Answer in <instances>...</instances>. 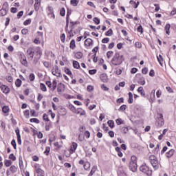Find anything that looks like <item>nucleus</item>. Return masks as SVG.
Returning a JSON list of instances; mask_svg holds the SVG:
<instances>
[{"label":"nucleus","instance_id":"obj_49","mask_svg":"<svg viewBox=\"0 0 176 176\" xmlns=\"http://www.w3.org/2000/svg\"><path fill=\"white\" fill-rule=\"evenodd\" d=\"M60 41L63 43H65V34L63 33L60 35Z\"/></svg>","mask_w":176,"mask_h":176},{"label":"nucleus","instance_id":"obj_9","mask_svg":"<svg viewBox=\"0 0 176 176\" xmlns=\"http://www.w3.org/2000/svg\"><path fill=\"white\" fill-rule=\"evenodd\" d=\"M157 120L158 126H163L164 124V118H163V114H158Z\"/></svg>","mask_w":176,"mask_h":176},{"label":"nucleus","instance_id":"obj_34","mask_svg":"<svg viewBox=\"0 0 176 176\" xmlns=\"http://www.w3.org/2000/svg\"><path fill=\"white\" fill-rule=\"evenodd\" d=\"M40 89L42 91H47V89L46 88V85L43 83L40 84Z\"/></svg>","mask_w":176,"mask_h":176},{"label":"nucleus","instance_id":"obj_20","mask_svg":"<svg viewBox=\"0 0 176 176\" xmlns=\"http://www.w3.org/2000/svg\"><path fill=\"white\" fill-rule=\"evenodd\" d=\"M96 171H97V166H94L92 167L88 176H93L94 175V173H96Z\"/></svg>","mask_w":176,"mask_h":176},{"label":"nucleus","instance_id":"obj_25","mask_svg":"<svg viewBox=\"0 0 176 176\" xmlns=\"http://www.w3.org/2000/svg\"><path fill=\"white\" fill-rule=\"evenodd\" d=\"M138 93H140L141 96L142 97H144V96H145V91H144V87H140L138 89Z\"/></svg>","mask_w":176,"mask_h":176},{"label":"nucleus","instance_id":"obj_33","mask_svg":"<svg viewBox=\"0 0 176 176\" xmlns=\"http://www.w3.org/2000/svg\"><path fill=\"white\" fill-rule=\"evenodd\" d=\"M22 81L20 80V78H18L15 81V86L16 87H20L21 86Z\"/></svg>","mask_w":176,"mask_h":176},{"label":"nucleus","instance_id":"obj_47","mask_svg":"<svg viewBox=\"0 0 176 176\" xmlns=\"http://www.w3.org/2000/svg\"><path fill=\"white\" fill-rule=\"evenodd\" d=\"M60 16H65V8H62L60 9Z\"/></svg>","mask_w":176,"mask_h":176},{"label":"nucleus","instance_id":"obj_63","mask_svg":"<svg viewBox=\"0 0 176 176\" xmlns=\"http://www.w3.org/2000/svg\"><path fill=\"white\" fill-rule=\"evenodd\" d=\"M69 109H71L74 112V113H75V111L76 109V108H75L74 106L72 104L69 105Z\"/></svg>","mask_w":176,"mask_h":176},{"label":"nucleus","instance_id":"obj_51","mask_svg":"<svg viewBox=\"0 0 176 176\" xmlns=\"http://www.w3.org/2000/svg\"><path fill=\"white\" fill-rule=\"evenodd\" d=\"M112 54H113V52H112V51L107 52V58H111L112 57Z\"/></svg>","mask_w":176,"mask_h":176},{"label":"nucleus","instance_id":"obj_58","mask_svg":"<svg viewBox=\"0 0 176 176\" xmlns=\"http://www.w3.org/2000/svg\"><path fill=\"white\" fill-rule=\"evenodd\" d=\"M24 116L27 118H30V110H25L24 111Z\"/></svg>","mask_w":176,"mask_h":176},{"label":"nucleus","instance_id":"obj_50","mask_svg":"<svg viewBox=\"0 0 176 176\" xmlns=\"http://www.w3.org/2000/svg\"><path fill=\"white\" fill-rule=\"evenodd\" d=\"M93 21L94 22L95 24H100V19H98V17H94Z\"/></svg>","mask_w":176,"mask_h":176},{"label":"nucleus","instance_id":"obj_45","mask_svg":"<svg viewBox=\"0 0 176 176\" xmlns=\"http://www.w3.org/2000/svg\"><path fill=\"white\" fill-rule=\"evenodd\" d=\"M29 79H30V82H34V80H35V74H30L29 76Z\"/></svg>","mask_w":176,"mask_h":176},{"label":"nucleus","instance_id":"obj_40","mask_svg":"<svg viewBox=\"0 0 176 176\" xmlns=\"http://www.w3.org/2000/svg\"><path fill=\"white\" fill-rule=\"evenodd\" d=\"M2 111L3 113H8L9 112V107L8 106H4L2 108Z\"/></svg>","mask_w":176,"mask_h":176},{"label":"nucleus","instance_id":"obj_13","mask_svg":"<svg viewBox=\"0 0 176 176\" xmlns=\"http://www.w3.org/2000/svg\"><path fill=\"white\" fill-rule=\"evenodd\" d=\"M27 53L29 57H30V58L32 60V58H34V48L32 47L28 48L27 50Z\"/></svg>","mask_w":176,"mask_h":176},{"label":"nucleus","instance_id":"obj_37","mask_svg":"<svg viewBox=\"0 0 176 176\" xmlns=\"http://www.w3.org/2000/svg\"><path fill=\"white\" fill-rule=\"evenodd\" d=\"M76 58L80 59L83 57V54L82 52H77L75 54Z\"/></svg>","mask_w":176,"mask_h":176},{"label":"nucleus","instance_id":"obj_42","mask_svg":"<svg viewBox=\"0 0 176 176\" xmlns=\"http://www.w3.org/2000/svg\"><path fill=\"white\" fill-rule=\"evenodd\" d=\"M11 145H12L14 149H17V144L16 143V140L14 139L12 140Z\"/></svg>","mask_w":176,"mask_h":176},{"label":"nucleus","instance_id":"obj_6","mask_svg":"<svg viewBox=\"0 0 176 176\" xmlns=\"http://www.w3.org/2000/svg\"><path fill=\"white\" fill-rule=\"evenodd\" d=\"M8 6L9 5L8 4V3H3L2 8L0 10V16H3L8 14V12H9Z\"/></svg>","mask_w":176,"mask_h":176},{"label":"nucleus","instance_id":"obj_52","mask_svg":"<svg viewBox=\"0 0 176 176\" xmlns=\"http://www.w3.org/2000/svg\"><path fill=\"white\" fill-rule=\"evenodd\" d=\"M135 47H138V49H141V47H142V44L138 41L135 43Z\"/></svg>","mask_w":176,"mask_h":176},{"label":"nucleus","instance_id":"obj_24","mask_svg":"<svg viewBox=\"0 0 176 176\" xmlns=\"http://www.w3.org/2000/svg\"><path fill=\"white\" fill-rule=\"evenodd\" d=\"M170 28H171V25H170V23H167L165 26V31L167 35H170Z\"/></svg>","mask_w":176,"mask_h":176},{"label":"nucleus","instance_id":"obj_27","mask_svg":"<svg viewBox=\"0 0 176 176\" xmlns=\"http://www.w3.org/2000/svg\"><path fill=\"white\" fill-rule=\"evenodd\" d=\"M128 95H129V100H128L129 104H133V93L129 92Z\"/></svg>","mask_w":176,"mask_h":176},{"label":"nucleus","instance_id":"obj_53","mask_svg":"<svg viewBox=\"0 0 176 176\" xmlns=\"http://www.w3.org/2000/svg\"><path fill=\"white\" fill-rule=\"evenodd\" d=\"M6 80H8V82L10 83H12L13 82V77H12V76H8L6 78Z\"/></svg>","mask_w":176,"mask_h":176},{"label":"nucleus","instance_id":"obj_32","mask_svg":"<svg viewBox=\"0 0 176 176\" xmlns=\"http://www.w3.org/2000/svg\"><path fill=\"white\" fill-rule=\"evenodd\" d=\"M107 124H109V126L111 129H113V127H115V122H113V120H109L107 122Z\"/></svg>","mask_w":176,"mask_h":176},{"label":"nucleus","instance_id":"obj_30","mask_svg":"<svg viewBox=\"0 0 176 176\" xmlns=\"http://www.w3.org/2000/svg\"><path fill=\"white\" fill-rule=\"evenodd\" d=\"M84 170H86V171L90 170V162H85L84 164Z\"/></svg>","mask_w":176,"mask_h":176},{"label":"nucleus","instance_id":"obj_19","mask_svg":"<svg viewBox=\"0 0 176 176\" xmlns=\"http://www.w3.org/2000/svg\"><path fill=\"white\" fill-rule=\"evenodd\" d=\"M21 63L22 64V65H24V67H28V62L27 61V58H25V57H24L23 58H21Z\"/></svg>","mask_w":176,"mask_h":176},{"label":"nucleus","instance_id":"obj_8","mask_svg":"<svg viewBox=\"0 0 176 176\" xmlns=\"http://www.w3.org/2000/svg\"><path fill=\"white\" fill-rule=\"evenodd\" d=\"M0 89L5 94H9V92L10 91V89L6 85H0Z\"/></svg>","mask_w":176,"mask_h":176},{"label":"nucleus","instance_id":"obj_16","mask_svg":"<svg viewBox=\"0 0 176 176\" xmlns=\"http://www.w3.org/2000/svg\"><path fill=\"white\" fill-rule=\"evenodd\" d=\"M58 115L60 116H65L67 115V110L64 107H61L60 111H58Z\"/></svg>","mask_w":176,"mask_h":176},{"label":"nucleus","instance_id":"obj_5","mask_svg":"<svg viewBox=\"0 0 176 176\" xmlns=\"http://www.w3.org/2000/svg\"><path fill=\"white\" fill-rule=\"evenodd\" d=\"M41 57H42V51L40 48H37L36 50V56L33 59V64H34V65L38 64V61L41 60Z\"/></svg>","mask_w":176,"mask_h":176},{"label":"nucleus","instance_id":"obj_26","mask_svg":"<svg viewBox=\"0 0 176 176\" xmlns=\"http://www.w3.org/2000/svg\"><path fill=\"white\" fill-rule=\"evenodd\" d=\"M79 22L78 21H71L70 22V24H71V26L69 27L70 28V32H72V31H74V25H76V24H78Z\"/></svg>","mask_w":176,"mask_h":176},{"label":"nucleus","instance_id":"obj_38","mask_svg":"<svg viewBox=\"0 0 176 176\" xmlns=\"http://www.w3.org/2000/svg\"><path fill=\"white\" fill-rule=\"evenodd\" d=\"M70 3L71 5H73V6H78V3H79V0H71Z\"/></svg>","mask_w":176,"mask_h":176},{"label":"nucleus","instance_id":"obj_10","mask_svg":"<svg viewBox=\"0 0 176 176\" xmlns=\"http://www.w3.org/2000/svg\"><path fill=\"white\" fill-rule=\"evenodd\" d=\"M35 171L38 174L37 176H44L45 175V170H42L40 167L35 166Z\"/></svg>","mask_w":176,"mask_h":176},{"label":"nucleus","instance_id":"obj_39","mask_svg":"<svg viewBox=\"0 0 176 176\" xmlns=\"http://www.w3.org/2000/svg\"><path fill=\"white\" fill-rule=\"evenodd\" d=\"M30 122L31 123H36V124L40 123V121L38 120V118H31L30 120Z\"/></svg>","mask_w":176,"mask_h":176},{"label":"nucleus","instance_id":"obj_11","mask_svg":"<svg viewBox=\"0 0 176 176\" xmlns=\"http://www.w3.org/2000/svg\"><path fill=\"white\" fill-rule=\"evenodd\" d=\"M74 113H76L77 115L80 114V116H85V115H86V111L82 109V108H78L77 109H76Z\"/></svg>","mask_w":176,"mask_h":176},{"label":"nucleus","instance_id":"obj_15","mask_svg":"<svg viewBox=\"0 0 176 176\" xmlns=\"http://www.w3.org/2000/svg\"><path fill=\"white\" fill-rule=\"evenodd\" d=\"M85 46L90 47L91 45H93V40L91 38H87L85 41L84 43Z\"/></svg>","mask_w":176,"mask_h":176},{"label":"nucleus","instance_id":"obj_18","mask_svg":"<svg viewBox=\"0 0 176 176\" xmlns=\"http://www.w3.org/2000/svg\"><path fill=\"white\" fill-rule=\"evenodd\" d=\"M130 5H132L133 8L135 9H137L138 8V5H140V1H138L137 3L133 0H131L129 1Z\"/></svg>","mask_w":176,"mask_h":176},{"label":"nucleus","instance_id":"obj_59","mask_svg":"<svg viewBox=\"0 0 176 176\" xmlns=\"http://www.w3.org/2000/svg\"><path fill=\"white\" fill-rule=\"evenodd\" d=\"M109 42V38L106 37L102 40V43H108Z\"/></svg>","mask_w":176,"mask_h":176},{"label":"nucleus","instance_id":"obj_64","mask_svg":"<svg viewBox=\"0 0 176 176\" xmlns=\"http://www.w3.org/2000/svg\"><path fill=\"white\" fill-rule=\"evenodd\" d=\"M43 120H45V122H49V117L47 116V115L46 113L43 114Z\"/></svg>","mask_w":176,"mask_h":176},{"label":"nucleus","instance_id":"obj_12","mask_svg":"<svg viewBox=\"0 0 176 176\" xmlns=\"http://www.w3.org/2000/svg\"><path fill=\"white\" fill-rule=\"evenodd\" d=\"M100 79L102 82H104V83H107V82H108V76L107 74H102L100 76Z\"/></svg>","mask_w":176,"mask_h":176},{"label":"nucleus","instance_id":"obj_14","mask_svg":"<svg viewBox=\"0 0 176 176\" xmlns=\"http://www.w3.org/2000/svg\"><path fill=\"white\" fill-rule=\"evenodd\" d=\"M138 83L139 85H142V86H144V85H145V83H146V82H145V78H144V76H141V75L140 74V77H139V79H138Z\"/></svg>","mask_w":176,"mask_h":176},{"label":"nucleus","instance_id":"obj_2","mask_svg":"<svg viewBox=\"0 0 176 176\" xmlns=\"http://www.w3.org/2000/svg\"><path fill=\"white\" fill-rule=\"evenodd\" d=\"M129 167V170L133 173H135L137 171V167H138V165H137V157H135V155L131 156Z\"/></svg>","mask_w":176,"mask_h":176},{"label":"nucleus","instance_id":"obj_4","mask_svg":"<svg viewBox=\"0 0 176 176\" xmlns=\"http://www.w3.org/2000/svg\"><path fill=\"white\" fill-rule=\"evenodd\" d=\"M140 170L142 173H144V174H146V175L147 176H151L152 175V170L149 169V167H148V166H146V164H142L140 167Z\"/></svg>","mask_w":176,"mask_h":176},{"label":"nucleus","instance_id":"obj_62","mask_svg":"<svg viewBox=\"0 0 176 176\" xmlns=\"http://www.w3.org/2000/svg\"><path fill=\"white\" fill-rule=\"evenodd\" d=\"M23 24H24L25 25H28L31 24V19H27L26 21H25L23 22Z\"/></svg>","mask_w":176,"mask_h":176},{"label":"nucleus","instance_id":"obj_3","mask_svg":"<svg viewBox=\"0 0 176 176\" xmlns=\"http://www.w3.org/2000/svg\"><path fill=\"white\" fill-rule=\"evenodd\" d=\"M148 160L153 167L154 170H158L159 169V160H157V157L156 156L151 155L148 157Z\"/></svg>","mask_w":176,"mask_h":176},{"label":"nucleus","instance_id":"obj_1","mask_svg":"<svg viewBox=\"0 0 176 176\" xmlns=\"http://www.w3.org/2000/svg\"><path fill=\"white\" fill-rule=\"evenodd\" d=\"M122 63H123V55L120 56V54L118 52L116 53L111 60L112 65H115V66L120 65H122Z\"/></svg>","mask_w":176,"mask_h":176},{"label":"nucleus","instance_id":"obj_56","mask_svg":"<svg viewBox=\"0 0 176 176\" xmlns=\"http://www.w3.org/2000/svg\"><path fill=\"white\" fill-rule=\"evenodd\" d=\"M87 91H93L94 90V87L91 85H88L87 87Z\"/></svg>","mask_w":176,"mask_h":176},{"label":"nucleus","instance_id":"obj_35","mask_svg":"<svg viewBox=\"0 0 176 176\" xmlns=\"http://www.w3.org/2000/svg\"><path fill=\"white\" fill-rule=\"evenodd\" d=\"M121 133L123 134H127V133H129V128L126 126L121 128Z\"/></svg>","mask_w":176,"mask_h":176},{"label":"nucleus","instance_id":"obj_57","mask_svg":"<svg viewBox=\"0 0 176 176\" xmlns=\"http://www.w3.org/2000/svg\"><path fill=\"white\" fill-rule=\"evenodd\" d=\"M97 73V69H91V70H89V74L90 75H94Z\"/></svg>","mask_w":176,"mask_h":176},{"label":"nucleus","instance_id":"obj_43","mask_svg":"<svg viewBox=\"0 0 176 176\" xmlns=\"http://www.w3.org/2000/svg\"><path fill=\"white\" fill-rule=\"evenodd\" d=\"M53 91L57 88V80H54L52 82Z\"/></svg>","mask_w":176,"mask_h":176},{"label":"nucleus","instance_id":"obj_60","mask_svg":"<svg viewBox=\"0 0 176 176\" xmlns=\"http://www.w3.org/2000/svg\"><path fill=\"white\" fill-rule=\"evenodd\" d=\"M142 73L144 75H146V74H148V67L143 68L142 70Z\"/></svg>","mask_w":176,"mask_h":176},{"label":"nucleus","instance_id":"obj_44","mask_svg":"<svg viewBox=\"0 0 176 176\" xmlns=\"http://www.w3.org/2000/svg\"><path fill=\"white\" fill-rule=\"evenodd\" d=\"M45 155H46V156H49V153H50V147L47 146L45 148V151H44Z\"/></svg>","mask_w":176,"mask_h":176},{"label":"nucleus","instance_id":"obj_21","mask_svg":"<svg viewBox=\"0 0 176 176\" xmlns=\"http://www.w3.org/2000/svg\"><path fill=\"white\" fill-rule=\"evenodd\" d=\"M10 171H11L12 174L17 173V167H16L14 165L11 166L10 167Z\"/></svg>","mask_w":176,"mask_h":176},{"label":"nucleus","instance_id":"obj_48","mask_svg":"<svg viewBox=\"0 0 176 176\" xmlns=\"http://www.w3.org/2000/svg\"><path fill=\"white\" fill-rule=\"evenodd\" d=\"M9 159H10V160H12V162H15L16 156H14V153H12V154L10 155Z\"/></svg>","mask_w":176,"mask_h":176},{"label":"nucleus","instance_id":"obj_36","mask_svg":"<svg viewBox=\"0 0 176 176\" xmlns=\"http://www.w3.org/2000/svg\"><path fill=\"white\" fill-rule=\"evenodd\" d=\"M116 123L118 124V126H120V124H123V123H124V121L122 120V118H118L116 120Z\"/></svg>","mask_w":176,"mask_h":176},{"label":"nucleus","instance_id":"obj_23","mask_svg":"<svg viewBox=\"0 0 176 176\" xmlns=\"http://www.w3.org/2000/svg\"><path fill=\"white\" fill-rule=\"evenodd\" d=\"M73 67L76 69H79V68H80V65H79V62H78L76 60H74L73 61Z\"/></svg>","mask_w":176,"mask_h":176},{"label":"nucleus","instance_id":"obj_54","mask_svg":"<svg viewBox=\"0 0 176 176\" xmlns=\"http://www.w3.org/2000/svg\"><path fill=\"white\" fill-rule=\"evenodd\" d=\"M157 60L160 63V65H162V62L161 61H163V56L160 54L159 56H157Z\"/></svg>","mask_w":176,"mask_h":176},{"label":"nucleus","instance_id":"obj_46","mask_svg":"<svg viewBox=\"0 0 176 176\" xmlns=\"http://www.w3.org/2000/svg\"><path fill=\"white\" fill-rule=\"evenodd\" d=\"M138 32H140L141 34H144V28H142V25H140L138 28Z\"/></svg>","mask_w":176,"mask_h":176},{"label":"nucleus","instance_id":"obj_29","mask_svg":"<svg viewBox=\"0 0 176 176\" xmlns=\"http://www.w3.org/2000/svg\"><path fill=\"white\" fill-rule=\"evenodd\" d=\"M113 35V30L112 29H109L107 32L105 33L106 36H112Z\"/></svg>","mask_w":176,"mask_h":176},{"label":"nucleus","instance_id":"obj_41","mask_svg":"<svg viewBox=\"0 0 176 176\" xmlns=\"http://www.w3.org/2000/svg\"><path fill=\"white\" fill-rule=\"evenodd\" d=\"M4 164L6 167H10V166H12V161L7 160L5 161Z\"/></svg>","mask_w":176,"mask_h":176},{"label":"nucleus","instance_id":"obj_17","mask_svg":"<svg viewBox=\"0 0 176 176\" xmlns=\"http://www.w3.org/2000/svg\"><path fill=\"white\" fill-rule=\"evenodd\" d=\"M175 152V150L170 149L168 152L166 153V157H168V159H170V157H172V156L174 155Z\"/></svg>","mask_w":176,"mask_h":176},{"label":"nucleus","instance_id":"obj_31","mask_svg":"<svg viewBox=\"0 0 176 176\" xmlns=\"http://www.w3.org/2000/svg\"><path fill=\"white\" fill-rule=\"evenodd\" d=\"M127 109V105L126 104H122L120 109H118V111L120 112H124V111H126V109Z\"/></svg>","mask_w":176,"mask_h":176},{"label":"nucleus","instance_id":"obj_28","mask_svg":"<svg viewBox=\"0 0 176 176\" xmlns=\"http://www.w3.org/2000/svg\"><path fill=\"white\" fill-rule=\"evenodd\" d=\"M72 146L73 148H71V151L72 152H75V151H76V148H78V143L73 142Z\"/></svg>","mask_w":176,"mask_h":176},{"label":"nucleus","instance_id":"obj_61","mask_svg":"<svg viewBox=\"0 0 176 176\" xmlns=\"http://www.w3.org/2000/svg\"><path fill=\"white\" fill-rule=\"evenodd\" d=\"M65 72L67 75H72V72L68 68L65 69Z\"/></svg>","mask_w":176,"mask_h":176},{"label":"nucleus","instance_id":"obj_22","mask_svg":"<svg viewBox=\"0 0 176 176\" xmlns=\"http://www.w3.org/2000/svg\"><path fill=\"white\" fill-rule=\"evenodd\" d=\"M69 47L70 49H72V50H74V49H75V47H76V44L75 43V39H72L70 42L69 44Z\"/></svg>","mask_w":176,"mask_h":176},{"label":"nucleus","instance_id":"obj_7","mask_svg":"<svg viewBox=\"0 0 176 176\" xmlns=\"http://www.w3.org/2000/svg\"><path fill=\"white\" fill-rule=\"evenodd\" d=\"M52 75H54V76H57L58 78L61 77V72L58 69V66L57 65L55 66V70L54 69H52Z\"/></svg>","mask_w":176,"mask_h":176},{"label":"nucleus","instance_id":"obj_55","mask_svg":"<svg viewBox=\"0 0 176 176\" xmlns=\"http://www.w3.org/2000/svg\"><path fill=\"white\" fill-rule=\"evenodd\" d=\"M102 90H104V91H108L109 90V88H108L105 85H102L101 86Z\"/></svg>","mask_w":176,"mask_h":176}]
</instances>
